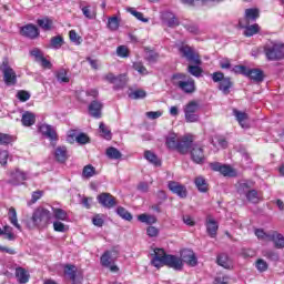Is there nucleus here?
Here are the masks:
<instances>
[{"label":"nucleus","instance_id":"f257e3e1","mask_svg":"<svg viewBox=\"0 0 284 284\" xmlns=\"http://www.w3.org/2000/svg\"><path fill=\"white\" fill-rule=\"evenodd\" d=\"M171 83L184 94H194L196 92V82L185 73H175L171 77Z\"/></svg>","mask_w":284,"mask_h":284},{"label":"nucleus","instance_id":"f03ea898","mask_svg":"<svg viewBox=\"0 0 284 284\" xmlns=\"http://www.w3.org/2000/svg\"><path fill=\"white\" fill-rule=\"evenodd\" d=\"M51 214L44 207H38L33 211L32 216L27 220V227L34 230V227H48Z\"/></svg>","mask_w":284,"mask_h":284},{"label":"nucleus","instance_id":"7ed1b4c3","mask_svg":"<svg viewBox=\"0 0 284 284\" xmlns=\"http://www.w3.org/2000/svg\"><path fill=\"white\" fill-rule=\"evenodd\" d=\"M264 54L267 61H283L284 43L281 41H270L264 45Z\"/></svg>","mask_w":284,"mask_h":284},{"label":"nucleus","instance_id":"20e7f679","mask_svg":"<svg viewBox=\"0 0 284 284\" xmlns=\"http://www.w3.org/2000/svg\"><path fill=\"white\" fill-rule=\"evenodd\" d=\"M180 54L189 61V63H194L195 65H201V55L196 50L187 44H182L179 48Z\"/></svg>","mask_w":284,"mask_h":284},{"label":"nucleus","instance_id":"39448f33","mask_svg":"<svg viewBox=\"0 0 284 284\" xmlns=\"http://www.w3.org/2000/svg\"><path fill=\"white\" fill-rule=\"evenodd\" d=\"M199 102L191 101L184 106V116L186 123H196L199 121Z\"/></svg>","mask_w":284,"mask_h":284},{"label":"nucleus","instance_id":"423d86ee","mask_svg":"<svg viewBox=\"0 0 284 284\" xmlns=\"http://www.w3.org/2000/svg\"><path fill=\"white\" fill-rule=\"evenodd\" d=\"M0 70L3 74V81L6 85H17V72L14 69L3 62L0 67Z\"/></svg>","mask_w":284,"mask_h":284},{"label":"nucleus","instance_id":"0eeeda50","mask_svg":"<svg viewBox=\"0 0 284 284\" xmlns=\"http://www.w3.org/2000/svg\"><path fill=\"white\" fill-rule=\"evenodd\" d=\"M119 256V253L116 251H106L102 256H101V263L103 267H109L110 272H119V266L112 265L114 263V258Z\"/></svg>","mask_w":284,"mask_h":284},{"label":"nucleus","instance_id":"6e6552de","mask_svg":"<svg viewBox=\"0 0 284 284\" xmlns=\"http://www.w3.org/2000/svg\"><path fill=\"white\" fill-rule=\"evenodd\" d=\"M190 154L193 163H196L197 165H202V163H205V151L203 149V145L193 144L191 146Z\"/></svg>","mask_w":284,"mask_h":284},{"label":"nucleus","instance_id":"1a4fd4ad","mask_svg":"<svg viewBox=\"0 0 284 284\" xmlns=\"http://www.w3.org/2000/svg\"><path fill=\"white\" fill-rule=\"evenodd\" d=\"M151 265L153 267H156L158 270L163 267L165 265V262L168 261V254H165V251L163 248H155L153 253L151 254Z\"/></svg>","mask_w":284,"mask_h":284},{"label":"nucleus","instance_id":"9d476101","mask_svg":"<svg viewBox=\"0 0 284 284\" xmlns=\"http://www.w3.org/2000/svg\"><path fill=\"white\" fill-rule=\"evenodd\" d=\"M97 201L102 207H105L106 210H112V207H116L119 204L116 202V197L110 193H100L97 196Z\"/></svg>","mask_w":284,"mask_h":284},{"label":"nucleus","instance_id":"9b49d317","mask_svg":"<svg viewBox=\"0 0 284 284\" xmlns=\"http://www.w3.org/2000/svg\"><path fill=\"white\" fill-rule=\"evenodd\" d=\"M192 145H194V138L192 135H184L178 142L176 151L180 154H187L192 150Z\"/></svg>","mask_w":284,"mask_h":284},{"label":"nucleus","instance_id":"f8f14e48","mask_svg":"<svg viewBox=\"0 0 284 284\" xmlns=\"http://www.w3.org/2000/svg\"><path fill=\"white\" fill-rule=\"evenodd\" d=\"M211 170H213L214 172H221L223 176L234 178L237 174L236 170H234L232 166L222 165L219 162L211 163Z\"/></svg>","mask_w":284,"mask_h":284},{"label":"nucleus","instance_id":"ddd939ff","mask_svg":"<svg viewBox=\"0 0 284 284\" xmlns=\"http://www.w3.org/2000/svg\"><path fill=\"white\" fill-rule=\"evenodd\" d=\"M181 261L182 263H186V265H190V267H196L199 263L194 251L190 248H184L181 251Z\"/></svg>","mask_w":284,"mask_h":284},{"label":"nucleus","instance_id":"4468645a","mask_svg":"<svg viewBox=\"0 0 284 284\" xmlns=\"http://www.w3.org/2000/svg\"><path fill=\"white\" fill-rule=\"evenodd\" d=\"M168 187L173 194L180 196V199H185L187 196V189L179 182L170 181Z\"/></svg>","mask_w":284,"mask_h":284},{"label":"nucleus","instance_id":"2eb2a0df","mask_svg":"<svg viewBox=\"0 0 284 284\" xmlns=\"http://www.w3.org/2000/svg\"><path fill=\"white\" fill-rule=\"evenodd\" d=\"M21 37H26L27 39H37L39 37V28L37 26L30 23L20 29Z\"/></svg>","mask_w":284,"mask_h":284},{"label":"nucleus","instance_id":"dca6fc26","mask_svg":"<svg viewBox=\"0 0 284 284\" xmlns=\"http://www.w3.org/2000/svg\"><path fill=\"white\" fill-rule=\"evenodd\" d=\"M64 274L72 281V284H81L83 281L82 276L77 275V266L72 264L64 266Z\"/></svg>","mask_w":284,"mask_h":284},{"label":"nucleus","instance_id":"f3484780","mask_svg":"<svg viewBox=\"0 0 284 284\" xmlns=\"http://www.w3.org/2000/svg\"><path fill=\"white\" fill-rule=\"evenodd\" d=\"M205 226L209 236H211V239H216V234L219 233V222L209 215L205 221Z\"/></svg>","mask_w":284,"mask_h":284},{"label":"nucleus","instance_id":"a211bd4d","mask_svg":"<svg viewBox=\"0 0 284 284\" xmlns=\"http://www.w3.org/2000/svg\"><path fill=\"white\" fill-rule=\"evenodd\" d=\"M10 180L9 183L11 185H21V183H23V181L28 180V174L19 169H17L16 171L11 172L10 175Z\"/></svg>","mask_w":284,"mask_h":284},{"label":"nucleus","instance_id":"6ab92c4d","mask_svg":"<svg viewBox=\"0 0 284 284\" xmlns=\"http://www.w3.org/2000/svg\"><path fill=\"white\" fill-rule=\"evenodd\" d=\"M236 189L240 196H245L251 190H254V181L242 180L237 183Z\"/></svg>","mask_w":284,"mask_h":284},{"label":"nucleus","instance_id":"aec40b11","mask_svg":"<svg viewBox=\"0 0 284 284\" xmlns=\"http://www.w3.org/2000/svg\"><path fill=\"white\" fill-rule=\"evenodd\" d=\"M240 28L244 29V37H254V34H258V30H261V27H258L257 23L250 24V22L240 21Z\"/></svg>","mask_w":284,"mask_h":284},{"label":"nucleus","instance_id":"412c9836","mask_svg":"<svg viewBox=\"0 0 284 284\" xmlns=\"http://www.w3.org/2000/svg\"><path fill=\"white\" fill-rule=\"evenodd\" d=\"M39 130L41 134H43V136H47V139H50V141H57V130H54L52 125L42 124L40 125Z\"/></svg>","mask_w":284,"mask_h":284},{"label":"nucleus","instance_id":"4be33fe9","mask_svg":"<svg viewBox=\"0 0 284 284\" xmlns=\"http://www.w3.org/2000/svg\"><path fill=\"white\" fill-rule=\"evenodd\" d=\"M101 110H103V103L94 100L89 105V114L93 116V119H101Z\"/></svg>","mask_w":284,"mask_h":284},{"label":"nucleus","instance_id":"5701e85b","mask_svg":"<svg viewBox=\"0 0 284 284\" xmlns=\"http://www.w3.org/2000/svg\"><path fill=\"white\" fill-rule=\"evenodd\" d=\"M164 265L172 267L173 270H183V260L181 257H176L174 255H168L166 262Z\"/></svg>","mask_w":284,"mask_h":284},{"label":"nucleus","instance_id":"b1692460","mask_svg":"<svg viewBox=\"0 0 284 284\" xmlns=\"http://www.w3.org/2000/svg\"><path fill=\"white\" fill-rule=\"evenodd\" d=\"M162 20L169 28H176V26H179V19L170 11L162 14Z\"/></svg>","mask_w":284,"mask_h":284},{"label":"nucleus","instance_id":"393cba45","mask_svg":"<svg viewBox=\"0 0 284 284\" xmlns=\"http://www.w3.org/2000/svg\"><path fill=\"white\" fill-rule=\"evenodd\" d=\"M258 17H261L258 9H246L244 19L240 21H244V23H254Z\"/></svg>","mask_w":284,"mask_h":284},{"label":"nucleus","instance_id":"a878e982","mask_svg":"<svg viewBox=\"0 0 284 284\" xmlns=\"http://www.w3.org/2000/svg\"><path fill=\"white\" fill-rule=\"evenodd\" d=\"M216 263L220 267H224V270H232V260L225 253L217 255Z\"/></svg>","mask_w":284,"mask_h":284},{"label":"nucleus","instance_id":"bb28decb","mask_svg":"<svg viewBox=\"0 0 284 284\" xmlns=\"http://www.w3.org/2000/svg\"><path fill=\"white\" fill-rule=\"evenodd\" d=\"M54 158L58 163H65L68 161V149L65 146H58L54 151Z\"/></svg>","mask_w":284,"mask_h":284},{"label":"nucleus","instance_id":"cd10ccee","mask_svg":"<svg viewBox=\"0 0 284 284\" xmlns=\"http://www.w3.org/2000/svg\"><path fill=\"white\" fill-rule=\"evenodd\" d=\"M21 122L24 128H30L37 122V116L34 115V113L27 111L22 114Z\"/></svg>","mask_w":284,"mask_h":284},{"label":"nucleus","instance_id":"c85d7f7f","mask_svg":"<svg viewBox=\"0 0 284 284\" xmlns=\"http://www.w3.org/2000/svg\"><path fill=\"white\" fill-rule=\"evenodd\" d=\"M246 77L252 79V81H256L257 83H261V81L264 79L263 71L260 69H248Z\"/></svg>","mask_w":284,"mask_h":284},{"label":"nucleus","instance_id":"c756f323","mask_svg":"<svg viewBox=\"0 0 284 284\" xmlns=\"http://www.w3.org/2000/svg\"><path fill=\"white\" fill-rule=\"evenodd\" d=\"M270 241H273L275 247L277 250H283L284 248V236L281 233L273 232L270 236Z\"/></svg>","mask_w":284,"mask_h":284},{"label":"nucleus","instance_id":"7c9ffc66","mask_svg":"<svg viewBox=\"0 0 284 284\" xmlns=\"http://www.w3.org/2000/svg\"><path fill=\"white\" fill-rule=\"evenodd\" d=\"M244 196L248 203H261V193L254 189H251Z\"/></svg>","mask_w":284,"mask_h":284},{"label":"nucleus","instance_id":"2f4dec72","mask_svg":"<svg viewBox=\"0 0 284 284\" xmlns=\"http://www.w3.org/2000/svg\"><path fill=\"white\" fill-rule=\"evenodd\" d=\"M179 141L180 139L176 136V133H170L165 141L166 148H169V150H176Z\"/></svg>","mask_w":284,"mask_h":284},{"label":"nucleus","instance_id":"473e14b6","mask_svg":"<svg viewBox=\"0 0 284 284\" xmlns=\"http://www.w3.org/2000/svg\"><path fill=\"white\" fill-rule=\"evenodd\" d=\"M16 277L18 280V283H28L30 281V274H28V271H26L23 267H18L16 270Z\"/></svg>","mask_w":284,"mask_h":284},{"label":"nucleus","instance_id":"72a5a7b5","mask_svg":"<svg viewBox=\"0 0 284 284\" xmlns=\"http://www.w3.org/2000/svg\"><path fill=\"white\" fill-rule=\"evenodd\" d=\"M144 159H146V161H149V163H152V165H154L155 168H161V160L159 159V156H156V154H154V152L145 151Z\"/></svg>","mask_w":284,"mask_h":284},{"label":"nucleus","instance_id":"f704fd0d","mask_svg":"<svg viewBox=\"0 0 284 284\" xmlns=\"http://www.w3.org/2000/svg\"><path fill=\"white\" fill-rule=\"evenodd\" d=\"M233 114H234L236 121L240 123L241 128H248L247 123H245V121H247V119H248L247 113L241 112V111L234 109Z\"/></svg>","mask_w":284,"mask_h":284},{"label":"nucleus","instance_id":"c9c22d12","mask_svg":"<svg viewBox=\"0 0 284 284\" xmlns=\"http://www.w3.org/2000/svg\"><path fill=\"white\" fill-rule=\"evenodd\" d=\"M92 176H97V169L88 164L82 170V179H92Z\"/></svg>","mask_w":284,"mask_h":284},{"label":"nucleus","instance_id":"e433bc0d","mask_svg":"<svg viewBox=\"0 0 284 284\" xmlns=\"http://www.w3.org/2000/svg\"><path fill=\"white\" fill-rule=\"evenodd\" d=\"M9 220L11 225L17 227V230H21V224H19V220L17 219V209L12 206L9 209Z\"/></svg>","mask_w":284,"mask_h":284},{"label":"nucleus","instance_id":"4c0bfd02","mask_svg":"<svg viewBox=\"0 0 284 284\" xmlns=\"http://www.w3.org/2000/svg\"><path fill=\"white\" fill-rule=\"evenodd\" d=\"M233 83L230 78H224L220 82V90L223 92V94H230V89L232 88Z\"/></svg>","mask_w":284,"mask_h":284},{"label":"nucleus","instance_id":"58836bf2","mask_svg":"<svg viewBox=\"0 0 284 284\" xmlns=\"http://www.w3.org/2000/svg\"><path fill=\"white\" fill-rule=\"evenodd\" d=\"M100 134L103 136V139H106V141L112 140V131H110V128L105 125V123L101 122L99 125Z\"/></svg>","mask_w":284,"mask_h":284},{"label":"nucleus","instance_id":"ea45409f","mask_svg":"<svg viewBox=\"0 0 284 284\" xmlns=\"http://www.w3.org/2000/svg\"><path fill=\"white\" fill-rule=\"evenodd\" d=\"M199 192L205 193L207 192V182L205 181V178L199 176L194 181Z\"/></svg>","mask_w":284,"mask_h":284},{"label":"nucleus","instance_id":"a19ab883","mask_svg":"<svg viewBox=\"0 0 284 284\" xmlns=\"http://www.w3.org/2000/svg\"><path fill=\"white\" fill-rule=\"evenodd\" d=\"M138 221L146 223V225H154V223H156V217L154 215L140 214Z\"/></svg>","mask_w":284,"mask_h":284},{"label":"nucleus","instance_id":"79ce46f5","mask_svg":"<svg viewBox=\"0 0 284 284\" xmlns=\"http://www.w3.org/2000/svg\"><path fill=\"white\" fill-rule=\"evenodd\" d=\"M106 156L113 160H119L121 156H123V154L116 148L110 146L106 149Z\"/></svg>","mask_w":284,"mask_h":284},{"label":"nucleus","instance_id":"37998d69","mask_svg":"<svg viewBox=\"0 0 284 284\" xmlns=\"http://www.w3.org/2000/svg\"><path fill=\"white\" fill-rule=\"evenodd\" d=\"M53 216L57 221H68V212L63 209H53Z\"/></svg>","mask_w":284,"mask_h":284},{"label":"nucleus","instance_id":"c03bdc74","mask_svg":"<svg viewBox=\"0 0 284 284\" xmlns=\"http://www.w3.org/2000/svg\"><path fill=\"white\" fill-rule=\"evenodd\" d=\"M116 214L124 221H132V213L128 212L123 206L116 209Z\"/></svg>","mask_w":284,"mask_h":284},{"label":"nucleus","instance_id":"a18cd8bd","mask_svg":"<svg viewBox=\"0 0 284 284\" xmlns=\"http://www.w3.org/2000/svg\"><path fill=\"white\" fill-rule=\"evenodd\" d=\"M145 59L149 63H156V61H159V53H156V51L145 49Z\"/></svg>","mask_w":284,"mask_h":284},{"label":"nucleus","instance_id":"49530a36","mask_svg":"<svg viewBox=\"0 0 284 284\" xmlns=\"http://www.w3.org/2000/svg\"><path fill=\"white\" fill-rule=\"evenodd\" d=\"M55 77L60 83H70V78H68V71L65 69H60Z\"/></svg>","mask_w":284,"mask_h":284},{"label":"nucleus","instance_id":"de8ad7c7","mask_svg":"<svg viewBox=\"0 0 284 284\" xmlns=\"http://www.w3.org/2000/svg\"><path fill=\"white\" fill-rule=\"evenodd\" d=\"M61 45H63V37L57 36L51 38L50 48H53V50H59Z\"/></svg>","mask_w":284,"mask_h":284},{"label":"nucleus","instance_id":"09e8293b","mask_svg":"<svg viewBox=\"0 0 284 284\" xmlns=\"http://www.w3.org/2000/svg\"><path fill=\"white\" fill-rule=\"evenodd\" d=\"M120 23L121 22L119 21V18H116V17H111L108 19V28L112 32H115V30H119Z\"/></svg>","mask_w":284,"mask_h":284},{"label":"nucleus","instance_id":"8fccbe9b","mask_svg":"<svg viewBox=\"0 0 284 284\" xmlns=\"http://www.w3.org/2000/svg\"><path fill=\"white\" fill-rule=\"evenodd\" d=\"M128 83V75L126 74H120L115 77V82L113 85L116 88H125V84Z\"/></svg>","mask_w":284,"mask_h":284},{"label":"nucleus","instance_id":"3c124183","mask_svg":"<svg viewBox=\"0 0 284 284\" xmlns=\"http://www.w3.org/2000/svg\"><path fill=\"white\" fill-rule=\"evenodd\" d=\"M38 26L40 28H42V30H52V20L48 19V18H43L38 20Z\"/></svg>","mask_w":284,"mask_h":284},{"label":"nucleus","instance_id":"603ef678","mask_svg":"<svg viewBox=\"0 0 284 284\" xmlns=\"http://www.w3.org/2000/svg\"><path fill=\"white\" fill-rule=\"evenodd\" d=\"M82 14L87 18V19H95L97 18V11L91 10L90 6L83 7L82 8Z\"/></svg>","mask_w":284,"mask_h":284},{"label":"nucleus","instance_id":"864d4df0","mask_svg":"<svg viewBox=\"0 0 284 284\" xmlns=\"http://www.w3.org/2000/svg\"><path fill=\"white\" fill-rule=\"evenodd\" d=\"M187 72L192 74V77H201L203 74V69H201L199 65H189Z\"/></svg>","mask_w":284,"mask_h":284},{"label":"nucleus","instance_id":"5fc2aeb1","mask_svg":"<svg viewBox=\"0 0 284 284\" xmlns=\"http://www.w3.org/2000/svg\"><path fill=\"white\" fill-rule=\"evenodd\" d=\"M128 12H130L133 17H135V19H138L139 21H142L143 23H148V18H143V13L139 12L132 8L128 9Z\"/></svg>","mask_w":284,"mask_h":284},{"label":"nucleus","instance_id":"6e6d98bb","mask_svg":"<svg viewBox=\"0 0 284 284\" xmlns=\"http://www.w3.org/2000/svg\"><path fill=\"white\" fill-rule=\"evenodd\" d=\"M54 232H68V225L63 224L61 221L53 222Z\"/></svg>","mask_w":284,"mask_h":284},{"label":"nucleus","instance_id":"4d7b16f0","mask_svg":"<svg viewBox=\"0 0 284 284\" xmlns=\"http://www.w3.org/2000/svg\"><path fill=\"white\" fill-rule=\"evenodd\" d=\"M130 99H145L148 97V93L143 90H135L129 94Z\"/></svg>","mask_w":284,"mask_h":284},{"label":"nucleus","instance_id":"13d9d810","mask_svg":"<svg viewBox=\"0 0 284 284\" xmlns=\"http://www.w3.org/2000/svg\"><path fill=\"white\" fill-rule=\"evenodd\" d=\"M248 70L250 68L245 65H235L233 67L232 72H234L235 74H243L244 77H246Z\"/></svg>","mask_w":284,"mask_h":284},{"label":"nucleus","instance_id":"bf43d9fd","mask_svg":"<svg viewBox=\"0 0 284 284\" xmlns=\"http://www.w3.org/2000/svg\"><path fill=\"white\" fill-rule=\"evenodd\" d=\"M75 141L80 143V145H85V143H90V138L85 133H80L75 136Z\"/></svg>","mask_w":284,"mask_h":284},{"label":"nucleus","instance_id":"052dcab7","mask_svg":"<svg viewBox=\"0 0 284 284\" xmlns=\"http://www.w3.org/2000/svg\"><path fill=\"white\" fill-rule=\"evenodd\" d=\"M220 68L222 70H232V61L227 58L220 60Z\"/></svg>","mask_w":284,"mask_h":284},{"label":"nucleus","instance_id":"680f3d73","mask_svg":"<svg viewBox=\"0 0 284 284\" xmlns=\"http://www.w3.org/2000/svg\"><path fill=\"white\" fill-rule=\"evenodd\" d=\"M92 223L95 225V227H103L105 221H103V217L100 214H97L93 216Z\"/></svg>","mask_w":284,"mask_h":284},{"label":"nucleus","instance_id":"e2e57ef3","mask_svg":"<svg viewBox=\"0 0 284 284\" xmlns=\"http://www.w3.org/2000/svg\"><path fill=\"white\" fill-rule=\"evenodd\" d=\"M10 143H12V136L6 133H0V145H8Z\"/></svg>","mask_w":284,"mask_h":284},{"label":"nucleus","instance_id":"0e129e2a","mask_svg":"<svg viewBox=\"0 0 284 284\" xmlns=\"http://www.w3.org/2000/svg\"><path fill=\"white\" fill-rule=\"evenodd\" d=\"M134 70L139 72L140 74H148V69L143 65L141 62L133 63Z\"/></svg>","mask_w":284,"mask_h":284},{"label":"nucleus","instance_id":"69168bd1","mask_svg":"<svg viewBox=\"0 0 284 284\" xmlns=\"http://www.w3.org/2000/svg\"><path fill=\"white\" fill-rule=\"evenodd\" d=\"M116 54H118V57L125 59V57H128V54H129L128 47H125V45L118 47Z\"/></svg>","mask_w":284,"mask_h":284},{"label":"nucleus","instance_id":"338daca9","mask_svg":"<svg viewBox=\"0 0 284 284\" xmlns=\"http://www.w3.org/2000/svg\"><path fill=\"white\" fill-rule=\"evenodd\" d=\"M256 267H257L258 272H266L267 262H265V260H257L256 261Z\"/></svg>","mask_w":284,"mask_h":284},{"label":"nucleus","instance_id":"774afa93","mask_svg":"<svg viewBox=\"0 0 284 284\" xmlns=\"http://www.w3.org/2000/svg\"><path fill=\"white\" fill-rule=\"evenodd\" d=\"M31 57H34L36 61H40L43 58V53L39 49H33L30 51Z\"/></svg>","mask_w":284,"mask_h":284}]
</instances>
